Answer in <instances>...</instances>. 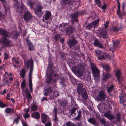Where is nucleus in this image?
I'll use <instances>...</instances> for the list:
<instances>
[{"mask_svg":"<svg viewBox=\"0 0 126 126\" xmlns=\"http://www.w3.org/2000/svg\"><path fill=\"white\" fill-rule=\"evenodd\" d=\"M97 107L99 110L103 111L102 112H104V111L107 112L104 113V115L108 119L111 120L114 118V116L111 114V109L109 105L107 106L105 104L102 103L99 104Z\"/></svg>","mask_w":126,"mask_h":126,"instance_id":"nucleus-1","label":"nucleus"},{"mask_svg":"<svg viewBox=\"0 0 126 126\" xmlns=\"http://www.w3.org/2000/svg\"><path fill=\"white\" fill-rule=\"evenodd\" d=\"M0 34H1L3 36L0 39L1 43L6 47H8L12 46L11 41L7 39L8 33L6 29L0 28Z\"/></svg>","mask_w":126,"mask_h":126,"instance_id":"nucleus-2","label":"nucleus"},{"mask_svg":"<svg viewBox=\"0 0 126 126\" xmlns=\"http://www.w3.org/2000/svg\"><path fill=\"white\" fill-rule=\"evenodd\" d=\"M53 88H54V89L55 88L56 86L51 87L50 86H49V87L45 89L44 91L45 95L47 96L48 94H49V95L51 98H53L58 96L59 95L57 91H55V90L54 91L53 90V94L52 95H51L50 94V93L52 92Z\"/></svg>","mask_w":126,"mask_h":126,"instance_id":"nucleus-3","label":"nucleus"},{"mask_svg":"<svg viewBox=\"0 0 126 126\" xmlns=\"http://www.w3.org/2000/svg\"><path fill=\"white\" fill-rule=\"evenodd\" d=\"M83 68L81 64H78L77 66H75L71 68L72 72L76 75L81 76L83 74Z\"/></svg>","mask_w":126,"mask_h":126,"instance_id":"nucleus-4","label":"nucleus"},{"mask_svg":"<svg viewBox=\"0 0 126 126\" xmlns=\"http://www.w3.org/2000/svg\"><path fill=\"white\" fill-rule=\"evenodd\" d=\"M91 69L94 79L96 81H98L100 80V71L97 68L95 64L93 63H91Z\"/></svg>","mask_w":126,"mask_h":126,"instance_id":"nucleus-5","label":"nucleus"},{"mask_svg":"<svg viewBox=\"0 0 126 126\" xmlns=\"http://www.w3.org/2000/svg\"><path fill=\"white\" fill-rule=\"evenodd\" d=\"M71 40L70 39L68 43L69 47L74 50H76V49H78L79 47L78 45L77 44L78 42L75 40V37L73 36H72L71 37Z\"/></svg>","mask_w":126,"mask_h":126,"instance_id":"nucleus-6","label":"nucleus"},{"mask_svg":"<svg viewBox=\"0 0 126 126\" xmlns=\"http://www.w3.org/2000/svg\"><path fill=\"white\" fill-rule=\"evenodd\" d=\"M121 95L119 97L120 102L122 103L123 106L126 105V89L124 88L122 90Z\"/></svg>","mask_w":126,"mask_h":126,"instance_id":"nucleus-7","label":"nucleus"},{"mask_svg":"<svg viewBox=\"0 0 126 126\" xmlns=\"http://www.w3.org/2000/svg\"><path fill=\"white\" fill-rule=\"evenodd\" d=\"M62 3H63V5L65 6L67 4L71 5L73 4L78 5L80 4V1L79 0H76V1H75L73 0L72 2L70 0H62Z\"/></svg>","mask_w":126,"mask_h":126,"instance_id":"nucleus-8","label":"nucleus"},{"mask_svg":"<svg viewBox=\"0 0 126 126\" xmlns=\"http://www.w3.org/2000/svg\"><path fill=\"white\" fill-rule=\"evenodd\" d=\"M106 97V96L105 93V92L102 90L99 91L96 98L97 100L99 101H101L105 99Z\"/></svg>","mask_w":126,"mask_h":126,"instance_id":"nucleus-9","label":"nucleus"},{"mask_svg":"<svg viewBox=\"0 0 126 126\" xmlns=\"http://www.w3.org/2000/svg\"><path fill=\"white\" fill-rule=\"evenodd\" d=\"M24 64L27 69L30 67V71L29 73L32 74L33 71V61L32 60H29L25 61Z\"/></svg>","mask_w":126,"mask_h":126,"instance_id":"nucleus-10","label":"nucleus"},{"mask_svg":"<svg viewBox=\"0 0 126 126\" xmlns=\"http://www.w3.org/2000/svg\"><path fill=\"white\" fill-rule=\"evenodd\" d=\"M36 9L35 10V14L39 17L42 16L43 13L41 11L42 7L40 4H38L36 6Z\"/></svg>","mask_w":126,"mask_h":126,"instance_id":"nucleus-11","label":"nucleus"},{"mask_svg":"<svg viewBox=\"0 0 126 126\" xmlns=\"http://www.w3.org/2000/svg\"><path fill=\"white\" fill-rule=\"evenodd\" d=\"M99 19H97L92 23H90L87 25L86 28L88 30H90L91 28L94 27V30L96 26L98 25Z\"/></svg>","mask_w":126,"mask_h":126,"instance_id":"nucleus-12","label":"nucleus"},{"mask_svg":"<svg viewBox=\"0 0 126 126\" xmlns=\"http://www.w3.org/2000/svg\"><path fill=\"white\" fill-rule=\"evenodd\" d=\"M23 17L26 21H28L30 20L32 18V16L30 12L27 11L25 13Z\"/></svg>","mask_w":126,"mask_h":126,"instance_id":"nucleus-13","label":"nucleus"},{"mask_svg":"<svg viewBox=\"0 0 126 126\" xmlns=\"http://www.w3.org/2000/svg\"><path fill=\"white\" fill-rule=\"evenodd\" d=\"M99 30L100 35L102 37L104 38H107L108 37V35L106 32V30L104 28L102 29H99Z\"/></svg>","mask_w":126,"mask_h":126,"instance_id":"nucleus-14","label":"nucleus"},{"mask_svg":"<svg viewBox=\"0 0 126 126\" xmlns=\"http://www.w3.org/2000/svg\"><path fill=\"white\" fill-rule=\"evenodd\" d=\"M121 73L120 70L119 69L117 70L116 72L115 75L117 80L119 81V84L121 83V81L123 80L122 78L121 77Z\"/></svg>","mask_w":126,"mask_h":126,"instance_id":"nucleus-15","label":"nucleus"},{"mask_svg":"<svg viewBox=\"0 0 126 126\" xmlns=\"http://www.w3.org/2000/svg\"><path fill=\"white\" fill-rule=\"evenodd\" d=\"M46 11V13L43 16V21L47 24L48 23L47 22V20L50 17L51 14V12L50 11Z\"/></svg>","mask_w":126,"mask_h":126,"instance_id":"nucleus-16","label":"nucleus"},{"mask_svg":"<svg viewBox=\"0 0 126 126\" xmlns=\"http://www.w3.org/2000/svg\"><path fill=\"white\" fill-rule=\"evenodd\" d=\"M95 52L98 55V58L99 60L102 59L104 57L105 53L102 52L101 50H97L95 51Z\"/></svg>","mask_w":126,"mask_h":126,"instance_id":"nucleus-17","label":"nucleus"},{"mask_svg":"<svg viewBox=\"0 0 126 126\" xmlns=\"http://www.w3.org/2000/svg\"><path fill=\"white\" fill-rule=\"evenodd\" d=\"M86 89L83 88L82 84L81 83H79L78 86L77 90L79 94L83 92V91L86 90Z\"/></svg>","mask_w":126,"mask_h":126,"instance_id":"nucleus-18","label":"nucleus"},{"mask_svg":"<svg viewBox=\"0 0 126 126\" xmlns=\"http://www.w3.org/2000/svg\"><path fill=\"white\" fill-rule=\"evenodd\" d=\"M82 15V12H79L72 14L71 17L73 19V22L74 21L75 19L79 15Z\"/></svg>","mask_w":126,"mask_h":126,"instance_id":"nucleus-19","label":"nucleus"},{"mask_svg":"<svg viewBox=\"0 0 126 126\" xmlns=\"http://www.w3.org/2000/svg\"><path fill=\"white\" fill-rule=\"evenodd\" d=\"M26 70L25 67L24 68H22L20 71L19 75L21 77L23 78H24L26 75Z\"/></svg>","mask_w":126,"mask_h":126,"instance_id":"nucleus-20","label":"nucleus"},{"mask_svg":"<svg viewBox=\"0 0 126 126\" xmlns=\"http://www.w3.org/2000/svg\"><path fill=\"white\" fill-rule=\"evenodd\" d=\"M29 86L31 92L32 93L33 91L32 87V75H29Z\"/></svg>","mask_w":126,"mask_h":126,"instance_id":"nucleus-21","label":"nucleus"},{"mask_svg":"<svg viewBox=\"0 0 126 126\" xmlns=\"http://www.w3.org/2000/svg\"><path fill=\"white\" fill-rule=\"evenodd\" d=\"M94 45L96 47H98L100 48H103V46L101 43L97 39H95L94 43Z\"/></svg>","mask_w":126,"mask_h":126,"instance_id":"nucleus-22","label":"nucleus"},{"mask_svg":"<svg viewBox=\"0 0 126 126\" xmlns=\"http://www.w3.org/2000/svg\"><path fill=\"white\" fill-rule=\"evenodd\" d=\"M32 117L36 119H38L40 118V115L39 112H35L32 113Z\"/></svg>","mask_w":126,"mask_h":126,"instance_id":"nucleus-23","label":"nucleus"},{"mask_svg":"<svg viewBox=\"0 0 126 126\" xmlns=\"http://www.w3.org/2000/svg\"><path fill=\"white\" fill-rule=\"evenodd\" d=\"M48 117L46 114H41V120L42 122L44 123H45L47 120Z\"/></svg>","mask_w":126,"mask_h":126,"instance_id":"nucleus-24","label":"nucleus"},{"mask_svg":"<svg viewBox=\"0 0 126 126\" xmlns=\"http://www.w3.org/2000/svg\"><path fill=\"white\" fill-rule=\"evenodd\" d=\"M35 2H32L31 1H29L27 2V4L29 6L31 9H35L34 6L35 5Z\"/></svg>","mask_w":126,"mask_h":126,"instance_id":"nucleus-25","label":"nucleus"},{"mask_svg":"<svg viewBox=\"0 0 126 126\" xmlns=\"http://www.w3.org/2000/svg\"><path fill=\"white\" fill-rule=\"evenodd\" d=\"M11 36L12 39H16L18 36V34L16 31L12 32L11 33Z\"/></svg>","mask_w":126,"mask_h":126,"instance_id":"nucleus-26","label":"nucleus"},{"mask_svg":"<svg viewBox=\"0 0 126 126\" xmlns=\"http://www.w3.org/2000/svg\"><path fill=\"white\" fill-rule=\"evenodd\" d=\"M83 91V92L81 93L80 94H81V96L83 99L84 100H86L88 97V95L87 93L86 90Z\"/></svg>","mask_w":126,"mask_h":126,"instance_id":"nucleus-27","label":"nucleus"},{"mask_svg":"<svg viewBox=\"0 0 126 126\" xmlns=\"http://www.w3.org/2000/svg\"><path fill=\"white\" fill-rule=\"evenodd\" d=\"M124 11H122V12H121L120 11V9H118L117 10V14L119 16V17L121 19H122L123 18L124 16Z\"/></svg>","mask_w":126,"mask_h":126,"instance_id":"nucleus-28","label":"nucleus"},{"mask_svg":"<svg viewBox=\"0 0 126 126\" xmlns=\"http://www.w3.org/2000/svg\"><path fill=\"white\" fill-rule=\"evenodd\" d=\"M73 30L74 29H73L72 27H69L66 29V33L67 34H72Z\"/></svg>","mask_w":126,"mask_h":126,"instance_id":"nucleus-29","label":"nucleus"},{"mask_svg":"<svg viewBox=\"0 0 126 126\" xmlns=\"http://www.w3.org/2000/svg\"><path fill=\"white\" fill-rule=\"evenodd\" d=\"M27 44L28 46V48L29 50L30 51L33 50L34 49V47L32 45V44L30 41H27Z\"/></svg>","mask_w":126,"mask_h":126,"instance_id":"nucleus-30","label":"nucleus"},{"mask_svg":"<svg viewBox=\"0 0 126 126\" xmlns=\"http://www.w3.org/2000/svg\"><path fill=\"white\" fill-rule=\"evenodd\" d=\"M5 112L6 113L9 114L14 113V110L9 107L5 109Z\"/></svg>","mask_w":126,"mask_h":126,"instance_id":"nucleus-31","label":"nucleus"},{"mask_svg":"<svg viewBox=\"0 0 126 126\" xmlns=\"http://www.w3.org/2000/svg\"><path fill=\"white\" fill-rule=\"evenodd\" d=\"M114 86L113 84H111L110 86L107 88V91L108 93L111 92L114 88Z\"/></svg>","mask_w":126,"mask_h":126,"instance_id":"nucleus-32","label":"nucleus"},{"mask_svg":"<svg viewBox=\"0 0 126 126\" xmlns=\"http://www.w3.org/2000/svg\"><path fill=\"white\" fill-rule=\"evenodd\" d=\"M37 106L35 104H32L31 105V109L32 111H36L37 110Z\"/></svg>","mask_w":126,"mask_h":126,"instance_id":"nucleus-33","label":"nucleus"},{"mask_svg":"<svg viewBox=\"0 0 126 126\" xmlns=\"http://www.w3.org/2000/svg\"><path fill=\"white\" fill-rule=\"evenodd\" d=\"M78 115L77 117L75 118V120L79 121L81 116V112L80 110L78 111Z\"/></svg>","mask_w":126,"mask_h":126,"instance_id":"nucleus-34","label":"nucleus"},{"mask_svg":"<svg viewBox=\"0 0 126 126\" xmlns=\"http://www.w3.org/2000/svg\"><path fill=\"white\" fill-rule=\"evenodd\" d=\"M111 76V75L110 74L107 73L103 77V80L105 81L109 79L110 77Z\"/></svg>","mask_w":126,"mask_h":126,"instance_id":"nucleus-35","label":"nucleus"},{"mask_svg":"<svg viewBox=\"0 0 126 126\" xmlns=\"http://www.w3.org/2000/svg\"><path fill=\"white\" fill-rule=\"evenodd\" d=\"M52 78V77L51 76L48 77L46 79V82L48 85H49V84H50L51 83Z\"/></svg>","mask_w":126,"mask_h":126,"instance_id":"nucleus-36","label":"nucleus"},{"mask_svg":"<svg viewBox=\"0 0 126 126\" xmlns=\"http://www.w3.org/2000/svg\"><path fill=\"white\" fill-rule=\"evenodd\" d=\"M88 121L91 124L95 125L96 124V121L95 119L93 118H90L88 120Z\"/></svg>","mask_w":126,"mask_h":126,"instance_id":"nucleus-37","label":"nucleus"},{"mask_svg":"<svg viewBox=\"0 0 126 126\" xmlns=\"http://www.w3.org/2000/svg\"><path fill=\"white\" fill-rule=\"evenodd\" d=\"M3 84L1 86L5 85V84H7L8 82V81L7 80V78L6 77H4L3 79Z\"/></svg>","mask_w":126,"mask_h":126,"instance_id":"nucleus-38","label":"nucleus"},{"mask_svg":"<svg viewBox=\"0 0 126 126\" xmlns=\"http://www.w3.org/2000/svg\"><path fill=\"white\" fill-rule=\"evenodd\" d=\"M26 86V80L25 79L23 80L21 84V88L22 89H23Z\"/></svg>","mask_w":126,"mask_h":126,"instance_id":"nucleus-39","label":"nucleus"},{"mask_svg":"<svg viewBox=\"0 0 126 126\" xmlns=\"http://www.w3.org/2000/svg\"><path fill=\"white\" fill-rule=\"evenodd\" d=\"M24 8H26V7L24 4H22L21 5V8H19V7H18V9L17 10V11H19V12L20 13H22V9H23Z\"/></svg>","mask_w":126,"mask_h":126,"instance_id":"nucleus-40","label":"nucleus"},{"mask_svg":"<svg viewBox=\"0 0 126 126\" xmlns=\"http://www.w3.org/2000/svg\"><path fill=\"white\" fill-rule=\"evenodd\" d=\"M7 105L6 104H4L1 100H0V107L1 108H3L6 106Z\"/></svg>","mask_w":126,"mask_h":126,"instance_id":"nucleus-41","label":"nucleus"},{"mask_svg":"<svg viewBox=\"0 0 126 126\" xmlns=\"http://www.w3.org/2000/svg\"><path fill=\"white\" fill-rule=\"evenodd\" d=\"M17 117L14 119V122H15L16 124H17L19 122V120L20 119V116L16 115Z\"/></svg>","mask_w":126,"mask_h":126,"instance_id":"nucleus-42","label":"nucleus"},{"mask_svg":"<svg viewBox=\"0 0 126 126\" xmlns=\"http://www.w3.org/2000/svg\"><path fill=\"white\" fill-rule=\"evenodd\" d=\"M103 5L102 6L101 8L103 10V11L104 12H105V10L107 8V4L105 3L104 2L103 3Z\"/></svg>","mask_w":126,"mask_h":126,"instance_id":"nucleus-43","label":"nucleus"},{"mask_svg":"<svg viewBox=\"0 0 126 126\" xmlns=\"http://www.w3.org/2000/svg\"><path fill=\"white\" fill-rule=\"evenodd\" d=\"M116 119L118 121H120L121 119V115L120 113H119L116 115Z\"/></svg>","mask_w":126,"mask_h":126,"instance_id":"nucleus-44","label":"nucleus"},{"mask_svg":"<svg viewBox=\"0 0 126 126\" xmlns=\"http://www.w3.org/2000/svg\"><path fill=\"white\" fill-rule=\"evenodd\" d=\"M66 126H75V124L74 123L69 121L66 123Z\"/></svg>","mask_w":126,"mask_h":126,"instance_id":"nucleus-45","label":"nucleus"},{"mask_svg":"<svg viewBox=\"0 0 126 126\" xmlns=\"http://www.w3.org/2000/svg\"><path fill=\"white\" fill-rule=\"evenodd\" d=\"M113 44L114 46H117L119 43V41L118 40H115L114 41H112Z\"/></svg>","mask_w":126,"mask_h":126,"instance_id":"nucleus-46","label":"nucleus"},{"mask_svg":"<svg viewBox=\"0 0 126 126\" xmlns=\"http://www.w3.org/2000/svg\"><path fill=\"white\" fill-rule=\"evenodd\" d=\"M100 122L101 124L104 125L105 126H106V122L105 121L104 119L102 118L100 120Z\"/></svg>","mask_w":126,"mask_h":126,"instance_id":"nucleus-47","label":"nucleus"},{"mask_svg":"<svg viewBox=\"0 0 126 126\" xmlns=\"http://www.w3.org/2000/svg\"><path fill=\"white\" fill-rule=\"evenodd\" d=\"M102 67L104 69H105L107 71H109V66L107 65H104L102 66Z\"/></svg>","mask_w":126,"mask_h":126,"instance_id":"nucleus-48","label":"nucleus"},{"mask_svg":"<svg viewBox=\"0 0 126 126\" xmlns=\"http://www.w3.org/2000/svg\"><path fill=\"white\" fill-rule=\"evenodd\" d=\"M4 60H7L8 59L9 57V55L7 54L6 52H5L4 54Z\"/></svg>","mask_w":126,"mask_h":126,"instance_id":"nucleus-49","label":"nucleus"},{"mask_svg":"<svg viewBox=\"0 0 126 126\" xmlns=\"http://www.w3.org/2000/svg\"><path fill=\"white\" fill-rule=\"evenodd\" d=\"M67 25L66 24L63 23L62 24H61L59 26V28L60 29H61V28H64Z\"/></svg>","mask_w":126,"mask_h":126,"instance_id":"nucleus-50","label":"nucleus"},{"mask_svg":"<svg viewBox=\"0 0 126 126\" xmlns=\"http://www.w3.org/2000/svg\"><path fill=\"white\" fill-rule=\"evenodd\" d=\"M77 110V108H72L70 110L71 111V115L73 114L75 112L76 110Z\"/></svg>","mask_w":126,"mask_h":126,"instance_id":"nucleus-51","label":"nucleus"},{"mask_svg":"<svg viewBox=\"0 0 126 126\" xmlns=\"http://www.w3.org/2000/svg\"><path fill=\"white\" fill-rule=\"evenodd\" d=\"M95 2L98 5V6H100L101 5V2L100 0H95Z\"/></svg>","mask_w":126,"mask_h":126,"instance_id":"nucleus-52","label":"nucleus"},{"mask_svg":"<svg viewBox=\"0 0 126 126\" xmlns=\"http://www.w3.org/2000/svg\"><path fill=\"white\" fill-rule=\"evenodd\" d=\"M25 93L27 95V96L31 95V93L29 91L26 89L25 90Z\"/></svg>","mask_w":126,"mask_h":126,"instance_id":"nucleus-53","label":"nucleus"},{"mask_svg":"<svg viewBox=\"0 0 126 126\" xmlns=\"http://www.w3.org/2000/svg\"><path fill=\"white\" fill-rule=\"evenodd\" d=\"M25 93L27 95V96L31 95V93L29 91L26 89L25 90Z\"/></svg>","mask_w":126,"mask_h":126,"instance_id":"nucleus-54","label":"nucleus"},{"mask_svg":"<svg viewBox=\"0 0 126 126\" xmlns=\"http://www.w3.org/2000/svg\"><path fill=\"white\" fill-rule=\"evenodd\" d=\"M23 116L25 118H28L30 117V114L28 113H25Z\"/></svg>","mask_w":126,"mask_h":126,"instance_id":"nucleus-55","label":"nucleus"},{"mask_svg":"<svg viewBox=\"0 0 126 126\" xmlns=\"http://www.w3.org/2000/svg\"><path fill=\"white\" fill-rule=\"evenodd\" d=\"M57 110L56 107H55L53 109V114L55 115H57Z\"/></svg>","mask_w":126,"mask_h":126,"instance_id":"nucleus-56","label":"nucleus"},{"mask_svg":"<svg viewBox=\"0 0 126 126\" xmlns=\"http://www.w3.org/2000/svg\"><path fill=\"white\" fill-rule=\"evenodd\" d=\"M71 104L73 106H75L76 105L75 101L73 99H72L71 101Z\"/></svg>","mask_w":126,"mask_h":126,"instance_id":"nucleus-57","label":"nucleus"},{"mask_svg":"<svg viewBox=\"0 0 126 126\" xmlns=\"http://www.w3.org/2000/svg\"><path fill=\"white\" fill-rule=\"evenodd\" d=\"M54 117V118L53 119V120L55 122H56L58 120V119L57 116V115H55V116Z\"/></svg>","mask_w":126,"mask_h":126,"instance_id":"nucleus-58","label":"nucleus"},{"mask_svg":"<svg viewBox=\"0 0 126 126\" xmlns=\"http://www.w3.org/2000/svg\"><path fill=\"white\" fill-rule=\"evenodd\" d=\"M54 39L56 41H58L59 38H60V37L58 35H55L54 37Z\"/></svg>","mask_w":126,"mask_h":126,"instance_id":"nucleus-59","label":"nucleus"},{"mask_svg":"<svg viewBox=\"0 0 126 126\" xmlns=\"http://www.w3.org/2000/svg\"><path fill=\"white\" fill-rule=\"evenodd\" d=\"M12 60H14L16 63L18 64H19V63L18 61L16 60L15 58H12Z\"/></svg>","mask_w":126,"mask_h":126,"instance_id":"nucleus-60","label":"nucleus"},{"mask_svg":"<svg viewBox=\"0 0 126 126\" xmlns=\"http://www.w3.org/2000/svg\"><path fill=\"white\" fill-rule=\"evenodd\" d=\"M112 29L114 31L117 32L118 31V28L116 27H113Z\"/></svg>","mask_w":126,"mask_h":126,"instance_id":"nucleus-61","label":"nucleus"},{"mask_svg":"<svg viewBox=\"0 0 126 126\" xmlns=\"http://www.w3.org/2000/svg\"><path fill=\"white\" fill-rule=\"evenodd\" d=\"M105 56L107 58H108L109 60H110V56L109 55V54H105Z\"/></svg>","mask_w":126,"mask_h":126,"instance_id":"nucleus-62","label":"nucleus"},{"mask_svg":"<svg viewBox=\"0 0 126 126\" xmlns=\"http://www.w3.org/2000/svg\"><path fill=\"white\" fill-rule=\"evenodd\" d=\"M22 123L23 126H28L26 123L24 122L23 121L22 122Z\"/></svg>","mask_w":126,"mask_h":126,"instance_id":"nucleus-63","label":"nucleus"},{"mask_svg":"<svg viewBox=\"0 0 126 126\" xmlns=\"http://www.w3.org/2000/svg\"><path fill=\"white\" fill-rule=\"evenodd\" d=\"M51 125V123L50 122H48L45 124V126H50Z\"/></svg>","mask_w":126,"mask_h":126,"instance_id":"nucleus-64","label":"nucleus"}]
</instances>
